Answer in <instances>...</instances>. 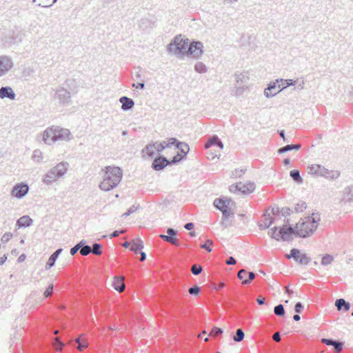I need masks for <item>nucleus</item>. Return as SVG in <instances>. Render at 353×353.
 Returning <instances> with one entry per match:
<instances>
[{
  "instance_id": "1",
  "label": "nucleus",
  "mask_w": 353,
  "mask_h": 353,
  "mask_svg": "<svg viewBox=\"0 0 353 353\" xmlns=\"http://www.w3.org/2000/svg\"><path fill=\"white\" fill-rule=\"evenodd\" d=\"M203 43L200 41L189 42L188 39H183L181 35L176 36L168 45V51L186 54L193 58H199L203 54Z\"/></svg>"
},
{
  "instance_id": "2",
  "label": "nucleus",
  "mask_w": 353,
  "mask_h": 353,
  "mask_svg": "<svg viewBox=\"0 0 353 353\" xmlns=\"http://www.w3.org/2000/svg\"><path fill=\"white\" fill-rule=\"evenodd\" d=\"M123 176L122 170L119 167L108 166L105 168L103 181L99 188L103 191H110L116 188Z\"/></svg>"
},
{
  "instance_id": "3",
  "label": "nucleus",
  "mask_w": 353,
  "mask_h": 353,
  "mask_svg": "<svg viewBox=\"0 0 353 353\" xmlns=\"http://www.w3.org/2000/svg\"><path fill=\"white\" fill-rule=\"evenodd\" d=\"M42 136L44 143L49 145L58 141H69L72 139L70 130L59 126L47 128Z\"/></svg>"
},
{
  "instance_id": "4",
  "label": "nucleus",
  "mask_w": 353,
  "mask_h": 353,
  "mask_svg": "<svg viewBox=\"0 0 353 353\" xmlns=\"http://www.w3.org/2000/svg\"><path fill=\"white\" fill-rule=\"evenodd\" d=\"M320 216L318 213H313L312 216H308L306 221L296 225L297 236L306 238L312 234L318 227Z\"/></svg>"
},
{
  "instance_id": "5",
  "label": "nucleus",
  "mask_w": 353,
  "mask_h": 353,
  "mask_svg": "<svg viewBox=\"0 0 353 353\" xmlns=\"http://www.w3.org/2000/svg\"><path fill=\"white\" fill-rule=\"evenodd\" d=\"M69 164L67 162H61L48 171L43 178V181L46 185H50L59 178L62 177L67 172Z\"/></svg>"
},
{
  "instance_id": "6",
  "label": "nucleus",
  "mask_w": 353,
  "mask_h": 353,
  "mask_svg": "<svg viewBox=\"0 0 353 353\" xmlns=\"http://www.w3.org/2000/svg\"><path fill=\"white\" fill-rule=\"evenodd\" d=\"M233 204V201L230 199L216 198L214 201V207L222 212V214H233L234 212L230 209V207Z\"/></svg>"
},
{
  "instance_id": "7",
  "label": "nucleus",
  "mask_w": 353,
  "mask_h": 353,
  "mask_svg": "<svg viewBox=\"0 0 353 353\" xmlns=\"http://www.w3.org/2000/svg\"><path fill=\"white\" fill-rule=\"evenodd\" d=\"M72 92L63 87L59 88L54 94V99H57L61 105H68L71 101Z\"/></svg>"
},
{
  "instance_id": "8",
  "label": "nucleus",
  "mask_w": 353,
  "mask_h": 353,
  "mask_svg": "<svg viewBox=\"0 0 353 353\" xmlns=\"http://www.w3.org/2000/svg\"><path fill=\"white\" fill-rule=\"evenodd\" d=\"M288 259L293 258L294 260L300 264L307 265L311 259L306 254L301 253L299 249L292 248L290 253L286 255Z\"/></svg>"
},
{
  "instance_id": "9",
  "label": "nucleus",
  "mask_w": 353,
  "mask_h": 353,
  "mask_svg": "<svg viewBox=\"0 0 353 353\" xmlns=\"http://www.w3.org/2000/svg\"><path fill=\"white\" fill-rule=\"evenodd\" d=\"M279 240L283 241H290L292 240V236L294 234L297 236L296 228L292 227L291 225H283L279 228Z\"/></svg>"
},
{
  "instance_id": "10",
  "label": "nucleus",
  "mask_w": 353,
  "mask_h": 353,
  "mask_svg": "<svg viewBox=\"0 0 353 353\" xmlns=\"http://www.w3.org/2000/svg\"><path fill=\"white\" fill-rule=\"evenodd\" d=\"M13 67L12 59L8 56H0V77L5 75Z\"/></svg>"
},
{
  "instance_id": "11",
  "label": "nucleus",
  "mask_w": 353,
  "mask_h": 353,
  "mask_svg": "<svg viewBox=\"0 0 353 353\" xmlns=\"http://www.w3.org/2000/svg\"><path fill=\"white\" fill-rule=\"evenodd\" d=\"M29 191V186L26 183L16 184L12 190V195L17 199L24 197Z\"/></svg>"
},
{
  "instance_id": "12",
  "label": "nucleus",
  "mask_w": 353,
  "mask_h": 353,
  "mask_svg": "<svg viewBox=\"0 0 353 353\" xmlns=\"http://www.w3.org/2000/svg\"><path fill=\"white\" fill-rule=\"evenodd\" d=\"M168 234H160L159 237L164 241L168 242L175 246L179 247V243L175 236L177 234V231L172 228H169L166 231Z\"/></svg>"
},
{
  "instance_id": "13",
  "label": "nucleus",
  "mask_w": 353,
  "mask_h": 353,
  "mask_svg": "<svg viewBox=\"0 0 353 353\" xmlns=\"http://www.w3.org/2000/svg\"><path fill=\"white\" fill-rule=\"evenodd\" d=\"M168 166V159L162 155H159L154 158L152 163V168L154 170L159 171L163 170Z\"/></svg>"
},
{
  "instance_id": "14",
  "label": "nucleus",
  "mask_w": 353,
  "mask_h": 353,
  "mask_svg": "<svg viewBox=\"0 0 353 353\" xmlns=\"http://www.w3.org/2000/svg\"><path fill=\"white\" fill-rule=\"evenodd\" d=\"M237 276L241 280L243 285H248L255 278L256 274L253 272H247L245 270L242 269L239 271Z\"/></svg>"
},
{
  "instance_id": "15",
  "label": "nucleus",
  "mask_w": 353,
  "mask_h": 353,
  "mask_svg": "<svg viewBox=\"0 0 353 353\" xmlns=\"http://www.w3.org/2000/svg\"><path fill=\"white\" fill-rule=\"evenodd\" d=\"M321 341L327 345L333 346L336 353L341 352L343 347V343L342 342L332 339L323 338Z\"/></svg>"
},
{
  "instance_id": "16",
  "label": "nucleus",
  "mask_w": 353,
  "mask_h": 353,
  "mask_svg": "<svg viewBox=\"0 0 353 353\" xmlns=\"http://www.w3.org/2000/svg\"><path fill=\"white\" fill-rule=\"evenodd\" d=\"M278 85L279 83H277L276 80L268 84V86L264 90V95L267 98H271L275 96L279 92V90L276 91V89L279 88Z\"/></svg>"
},
{
  "instance_id": "17",
  "label": "nucleus",
  "mask_w": 353,
  "mask_h": 353,
  "mask_svg": "<svg viewBox=\"0 0 353 353\" xmlns=\"http://www.w3.org/2000/svg\"><path fill=\"white\" fill-rule=\"evenodd\" d=\"M119 102L121 103V109L123 111H128L133 108L134 106V101L126 96L120 97Z\"/></svg>"
},
{
  "instance_id": "18",
  "label": "nucleus",
  "mask_w": 353,
  "mask_h": 353,
  "mask_svg": "<svg viewBox=\"0 0 353 353\" xmlns=\"http://www.w3.org/2000/svg\"><path fill=\"white\" fill-rule=\"evenodd\" d=\"M16 97V94L11 87L5 86L0 88V98L3 99L8 98L13 100Z\"/></svg>"
},
{
  "instance_id": "19",
  "label": "nucleus",
  "mask_w": 353,
  "mask_h": 353,
  "mask_svg": "<svg viewBox=\"0 0 353 353\" xmlns=\"http://www.w3.org/2000/svg\"><path fill=\"white\" fill-rule=\"evenodd\" d=\"M212 146H216L220 149H223V144L220 139L216 135L211 137L205 144V148H209Z\"/></svg>"
},
{
  "instance_id": "20",
  "label": "nucleus",
  "mask_w": 353,
  "mask_h": 353,
  "mask_svg": "<svg viewBox=\"0 0 353 353\" xmlns=\"http://www.w3.org/2000/svg\"><path fill=\"white\" fill-rule=\"evenodd\" d=\"M62 251H63L62 248H59L53 254H52L50 255V256L48 259V262L46 263V264L45 265L46 270H49L54 265L57 259L58 258L59 254L62 252Z\"/></svg>"
},
{
  "instance_id": "21",
  "label": "nucleus",
  "mask_w": 353,
  "mask_h": 353,
  "mask_svg": "<svg viewBox=\"0 0 353 353\" xmlns=\"http://www.w3.org/2000/svg\"><path fill=\"white\" fill-rule=\"evenodd\" d=\"M112 286L119 292H121L125 289V284L123 283V277L120 276H115L112 283Z\"/></svg>"
},
{
  "instance_id": "22",
  "label": "nucleus",
  "mask_w": 353,
  "mask_h": 353,
  "mask_svg": "<svg viewBox=\"0 0 353 353\" xmlns=\"http://www.w3.org/2000/svg\"><path fill=\"white\" fill-rule=\"evenodd\" d=\"M32 219L28 215L20 217L17 221L16 225L19 228H27L32 224Z\"/></svg>"
},
{
  "instance_id": "23",
  "label": "nucleus",
  "mask_w": 353,
  "mask_h": 353,
  "mask_svg": "<svg viewBox=\"0 0 353 353\" xmlns=\"http://www.w3.org/2000/svg\"><path fill=\"white\" fill-rule=\"evenodd\" d=\"M277 83H279L278 88H279V92L283 91L284 89L287 88L288 87L295 85L296 81H294L293 79H276Z\"/></svg>"
},
{
  "instance_id": "24",
  "label": "nucleus",
  "mask_w": 353,
  "mask_h": 353,
  "mask_svg": "<svg viewBox=\"0 0 353 353\" xmlns=\"http://www.w3.org/2000/svg\"><path fill=\"white\" fill-rule=\"evenodd\" d=\"M263 220L262 223H259V228L260 230H264L270 227V225L274 223V219L270 217V214H268V210L266 213L263 214Z\"/></svg>"
},
{
  "instance_id": "25",
  "label": "nucleus",
  "mask_w": 353,
  "mask_h": 353,
  "mask_svg": "<svg viewBox=\"0 0 353 353\" xmlns=\"http://www.w3.org/2000/svg\"><path fill=\"white\" fill-rule=\"evenodd\" d=\"M310 169L311 173L312 174H319L321 176L330 177V175H326V174H330L329 171L320 165H312L311 167H310Z\"/></svg>"
},
{
  "instance_id": "26",
  "label": "nucleus",
  "mask_w": 353,
  "mask_h": 353,
  "mask_svg": "<svg viewBox=\"0 0 353 353\" xmlns=\"http://www.w3.org/2000/svg\"><path fill=\"white\" fill-rule=\"evenodd\" d=\"M239 192L242 194H248L252 192L255 189V184L252 182H248L247 183H242L239 186Z\"/></svg>"
},
{
  "instance_id": "27",
  "label": "nucleus",
  "mask_w": 353,
  "mask_h": 353,
  "mask_svg": "<svg viewBox=\"0 0 353 353\" xmlns=\"http://www.w3.org/2000/svg\"><path fill=\"white\" fill-rule=\"evenodd\" d=\"M335 306L338 310H343L344 312H347L351 307L350 303L343 299H336L335 301Z\"/></svg>"
},
{
  "instance_id": "28",
  "label": "nucleus",
  "mask_w": 353,
  "mask_h": 353,
  "mask_svg": "<svg viewBox=\"0 0 353 353\" xmlns=\"http://www.w3.org/2000/svg\"><path fill=\"white\" fill-rule=\"evenodd\" d=\"M65 85L70 89L68 90L72 92V94H74L78 92V84L75 79H68L65 81Z\"/></svg>"
},
{
  "instance_id": "29",
  "label": "nucleus",
  "mask_w": 353,
  "mask_h": 353,
  "mask_svg": "<svg viewBox=\"0 0 353 353\" xmlns=\"http://www.w3.org/2000/svg\"><path fill=\"white\" fill-rule=\"evenodd\" d=\"M144 247L143 242L141 239H135L131 241L130 250L137 253Z\"/></svg>"
},
{
  "instance_id": "30",
  "label": "nucleus",
  "mask_w": 353,
  "mask_h": 353,
  "mask_svg": "<svg viewBox=\"0 0 353 353\" xmlns=\"http://www.w3.org/2000/svg\"><path fill=\"white\" fill-rule=\"evenodd\" d=\"M234 218L233 214H225V215L222 214V221L221 222V225L223 228H227L232 225V219Z\"/></svg>"
},
{
  "instance_id": "31",
  "label": "nucleus",
  "mask_w": 353,
  "mask_h": 353,
  "mask_svg": "<svg viewBox=\"0 0 353 353\" xmlns=\"http://www.w3.org/2000/svg\"><path fill=\"white\" fill-rule=\"evenodd\" d=\"M176 148L179 150L178 152L179 156L183 159L187 155L190 150L189 145L185 142H181L176 145Z\"/></svg>"
},
{
  "instance_id": "32",
  "label": "nucleus",
  "mask_w": 353,
  "mask_h": 353,
  "mask_svg": "<svg viewBox=\"0 0 353 353\" xmlns=\"http://www.w3.org/2000/svg\"><path fill=\"white\" fill-rule=\"evenodd\" d=\"M156 146L155 143L147 145L143 150L142 153L143 155H147L149 158H152L155 154Z\"/></svg>"
},
{
  "instance_id": "33",
  "label": "nucleus",
  "mask_w": 353,
  "mask_h": 353,
  "mask_svg": "<svg viewBox=\"0 0 353 353\" xmlns=\"http://www.w3.org/2000/svg\"><path fill=\"white\" fill-rule=\"evenodd\" d=\"M301 144L300 143H296V144H290V145H287L285 146H283L282 148H280L279 150H278V153L279 154H283V153H285L288 151H291V150H299V149H301Z\"/></svg>"
},
{
  "instance_id": "34",
  "label": "nucleus",
  "mask_w": 353,
  "mask_h": 353,
  "mask_svg": "<svg viewBox=\"0 0 353 353\" xmlns=\"http://www.w3.org/2000/svg\"><path fill=\"white\" fill-rule=\"evenodd\" d=\"M75 342L77 343V349L80 351L83 350L88 346V341L85 339L81 338V336L78 337L76 339Z\"/></svg>"
},
{
  "instance_id": "35",
  "label": "nucleus",
  "mask_w": 353,
  "mask_h": 353,
  "mask_svg": "<svg viewBox=\"0 0 353 353\" xmlns=\"http://www.w3.org/2000/svg\"><path fill=\"white\" fill-rule=\"evenodd\" d=\"M290 176L296 183H303V179L300 175V172L298 170H292L290 172Z\"/></svg>"
},
{
  "instance_id": "36",
  "label": "nucleus",
  "mask_w": 353,
  "mask_h": 353,
  "mask_svg": "<svg viewBox=\"0 0 353 353\" xmlns=\"http://www.w3.org/2000/svg\"><path fill=\"white\" fill-rule=\"evenodd\" d=\"M245 336L244 332L242 329H237L236 332V334L233 336V340L235 342H241L243 340Z\"/></svg>"
},
{
  "instance_id": "37",
  "label": "nucleus",
  "mask_w": 353,
  "mask_h": 353,
  "mask_svg": "<svg viewBox=\"0 0 353 353\" xmlns=\"http://www.w3.org/2000/svg\"><path fill=\"white\" fill-rule=\"evenodd\" d=\"M194 70L198 73H205L207 71V67L202 62H197L194 65Z\"/></svg>"
},
{
  "instance_id": "38",
  "label": "nucleus",
  "mask_w": 353,
  "mask_h": 353,
  "mask_svg": "<svg viewBox=\"0 0 353 353\" xmlns=\"http://www.w3.org/2000/svg\"><path fill=\"white\" fill-rule=\"evenodd\" d=\"M102 245L98 243H94L92 244V247L91 248V253L96 255H101Z\"/></svg>"
},
{
  "instance_id": "39",
  "label": "nucleus",
  "mask_w": 353,
  "mask_h": 353,
  "mask_svg": "<svg viewBox=\"0 0 353 353\" xmlns=\"http://www.w3.org/2000/svg\"><path fill=\"white\" fill-rule=\"evenodd\" d=\"M274 312L276 316H283L285 314L283 305L282 304L276 305L274 308Z\"/></svg>"
},
{
  "instance_id": "40",
  "label": "nucleus",
  "mask_w": 353,
  "mask_h": 353,
  "mask_svg": "<svg viewBox=\"0 0 353 353\" xmlns=\"http://www.w3.org/2000/svg\"><path fill=\"white\" fill-rule=\"evenodd\" d=\"M85 243V241L84 240H81V241H79L78 243H77L74 247H72L70 250V254L71 255H74L79 250L80 251V249L82 247V245H83V244Z\"/></svg>"
},
{
  "instance_id": "41",
  "label": "nucleus",
  "mask_w": 353,
  "mask_h": 353,
  "mask_svg": "<svg viewBox=\"0 0 353 353\" xmlns=\"http://www.w3.org/2000/svg\"><path fill=\"white\" fill-rule=\"evenodd\" d=\"M333 261L334 257L330 254H326L322 257L321 265L324 266L330 264Z\"/></svg>"
},
{
  "instance_id": "42",
  "label": "nucleus",
  "mask_w": 353,
  "mask_h": 353,
  "mask_svg": "<svg viewBox=\"0 0 353 353\" xmlns=\"http://www.w3.org/2000/svg\"><path fill=\"white\" fill-rule=\"evenodd\" d=\"M277 230H278V228L276 226H274L270 229V230L269 232V234L270 235V236L272 239L279 241L280 233H279V231H277Z\"/></svg>"
},
{
  "instance_id": "43",
  "label": "nucleus",
  "mask_w": 353,
  "mask_h": 353,
  "mask_svg": "<svg viewBox=\"0 0 353 353\" xmlns=\"http://www.w3.org/2000/svg\"><path fill=\"white\" fill-rule=\"evenodd\" d=\"M202 266L199 264H194L191 267V272L194 275H199L202 272Z\"/></svg>"
},
{
  "instance_id": "44",
  "label": "nucleus",
  "mask_w": 353,
  "mask_h": 353,
  "mask_svg": "<svg viewBox=\"0 0 353 353\" xmlns=\"http://www.w3.org/2000/svg\"><path fill=\"white\" fill-rule=\"evenodd\" d=\"M91 253V247L90 245L83 244L82 247L80 249V254L82 256H88L89 254Z\"/></svg>"
},
{
  "instance_id": "45",
  "label": "nucleus",
  "mask_w": 353,
  "mask_h": 353,
  "mask_svg": "<svg viewBox=\"0 0 353 353\" xmlns=\"http://www.w3.org/2000/svg\"><path fill=\"white\" fill-rule=\"evenodd\" d=\"M307 208V204L304 201H300L298 203H296L294 210L296 212H303L304 210H305Z\"/></svg>"
},
{
  "instance_id": "46",
  "label": "nucleus",
  "mask_w": 353,
  "mask_h": 353,
  "mask_svg": "<svg viewBox=\"0 0 353 353\" xmlns=\"http://www.w3.org/2000/svg\"><path fill=\"white\" fill-rule=\"evenodd\" d=\"M188 292L192 296H198L201 292V288L198 285H194L189 288Z\"/></svg>"
},
{
  "instance_id": "47",
  "label": "nucleus",
  "mask_w": 353,
  "mask_h": 353,
  "mask_svg": "<svg viewBox=\"0 0 353 353\" xmlns=\"http://www.w3.org/2000/svg\"><path fill=\"white\" fill-rule=\"evenodd\" d=\"M223 332V329L220 328V327H214L210 333V336H216L218 335H221L222 334Z\"/></svg>"
},
{
  "instance_id": "48",
  "label": "nucleus",
  "mask_w": 353,
  "mask_h": 353,
  "mask_svg": "<svg viewBox=\"0 0 353 353\" xmlns=\"http://www.w3.org/2000/svg\"><path fill=\"white\" fill-rule=\"evenodd\" d=\"M41 152L40 150H34L32 154V159L36 162H40L42 159Z\"/></svg>"
},
{
  "instance_id": "49",
  "label": "nucleus",
  "mask_w": 353,
  "mask_h": 353,
  "mask_svg": "<svg viewBox=\"0 0 353 353\" xmlns=\"http://www.w3.org/2000/svg\"><path fill=\"white\" fill-rule=\"evenodd\" d=\"M212 241L208 239L205 242V243L201 245V248L206 250L208 252H210L212 251L211 246L212 245Z\"/></svg>"
},
{
  "instance_id": "50",
  "label": "nucleus",
  "mask_w": 353,
  "mask_h": 353,
  "mask_svg": "<svg viewBox=\"0 0 353 353\" xmlns=\"http://www.w3.org/2000/svg\"><path fill=\"white\" fill-rule=\"evenodd\" d=\"M183 158L177 154L176 156L173 157L171 160L168 159V165H171L174 164H176L180 161H181Z\"/></svg>"
},
{
  "instance_id": "51",
  "label": "nucleus",
  "mask_w": 353,
  "mask_h": 353,
  "mask_svg": "<svg viewBox=\"0 0 353 353\" xmlns=\"http://www.w3.org/2000/svg\"><path fill=\"white\" fill-rule=\"evenodd\" d=\"M54 345L57 350L60 351L64 347L65 344L59 338H56Z\"/></svg>"
},
{
  "instance_id": "52",
  "label": "nucleus",
  "mask_w": 353,
  "mask_h": 353,
  "mask_svg": "<svg viewBox=\"0 0 353 353\" xmlns=\"http://www.w3.org/2000/svg\"><path fill=\"white\" fill-rule=\"evenodd\" d=\"M139 208V205L136 206L134 205H132L125 213L122 214V216L126 217L130 215L131 214L136 212Z\"/></svg>"
},
{
  "instance_id": "53",
  "label": "nucleus",
  "mask_w": 353,
  "mask_h": 353,
  "mask_svg": "<svg viewBox=\"0 0 353 353\" xmlns=\"http://www.w3.org/2000/svg\"><path fill=\"white\" fill-rule=\"evenodd\" d=\"M155 146H156V150L158 152H162L165 148H167L166 146V141H163L161 143L155 142Z\"/></svg>"
},
{
  "instance_id": "54",
  "label": "nucleus",
  "mask_w": 353,
  "mask_h": 353,
  "mask_svg": "<svg viewBox=\"0 0 353 353\" xmlns=\"http://www.w3.org/2000/svg\"><path fill=\"white\" fill-rule=\"evenodd\" d=\"M179 143L180 141H178L176 138H170L166 142V146L167 148H171L172 145H175L176 147Z\"/></svg>"
},
{
  "instance_id": "55",
  "label": "nucleus",
  "mask_w": 353,
  "mask_h": 353,
  "mask_svg": "<svg viewBox=\"0 0 353 353\" xmlns=\"http://www.w3.org/2000/svg\"><path fill=\"white\" fill-rule=\"evenodd\" d=\"M245 169H236L232 172V176L235 178H239L245 173Z\"/></svg>"
},
{
  "instance_id": "56",
  "label": "nucleus",
  "mask_w": 353,
  "mask_h": 353,
  "mask_svg": "<svg viewBox=\"0 0 353 353\" xmlns=\"http://www.w3.org/2000/svg\"><path fill=\"white\" fill-rule=\"evenodd\" d=\"M53 290H54V285L50 284L44 292L45 298H48L50 296H51L53 293Z\"/></svg>"
},
{
  "instance_id": "57",
  "label": "nucleus",
  "mask_w": 353,
  "mask_h": 353,
  "mask_svg": "<svg viewBox=\"0 0 353 353\" xmlns=\"http://www.w3.org/2000/svg\"><path fill=\"white\" fill-rule=\"evenodd\" d=\"M12 237V234L10 232H6L1 237V241L3 243H7Z\"/></svg>"
},
{
  "instance_id": "58",
  "label": "nucleus",
  "mask_w": 353,
  "mask_h": 353,
  "mask_svg": "<svg viewBox=\"0 0 353 353\" xmlns=\"http://www.w3.org/2000/svg\"><path fill=\"white\" fill-rule=\"evenodd\" d=\"M34 70L32 68L28 67L23 70V75L24 77H30L34 73Z\"/></svg>"
},
{
  "instance_id": "59",
  "label": "nucleus",
  "mask_w": 353,
  "mask_h": 353,
  "mask_svg": "<svg viewBox=\"0 0 353 353\" xmlns=\"http://www.w3.org/2000/svg\"><path fill=\"white\" fill-rule=\"evenodd\" d=\"M241 185V182L237 183L236 184H233L230 186V191L232 192H239V186Z\"/></svg>"
},
{
  "instance_id": "60",
  "label": "nucleus",
  "mask_w": 353,
  "mask_h": 353,
  "mask_svg": "<svg viewBox=\"0 0 353 353\" xmlns=\"http://www.w3.org/2000/svg\"><path fill=\"white\" fill-rule=\"evenodd\" d=\"M303 309V304L301 303V302H297L295 305H294V311L298 313V314H300L302 310Z\"/></svg>"
},
{
  "instance_id": "61",
  "label": "nucleus",
  "mask_w": 353,
  "mask_h": 353,
  "mask_svg": "<svg viewBox=\"0 0 353 353\" xmlns=\"http://www.w3.org/2000/svg\"><path fill=\"white\" fill-rule=\"evenodd\" d=\"M281 213L282 214V216H289L291 213V210L289 208H282L281 209Z\"/></svg>"
},
{
  "instance_id": "62",
  "label": "nucleus",
  "mask_w": 353,
  "mask_h": 353,
  "mask_svg": "<svg viewBox=\"0 0 353 353\" xmlns=\"http://www.w3.org/2000/svg\"><path fill=\"white\" fill-rule=\"evenodd\" d=\"M124 233V230H115L110 235V238L112 239V238H114V237H117L120 234H123Z\"/></svg>"
},
{
  "instance_id": "63",
  "label": "nucleus",
  "mask_w": 353,
  "mask_h": 353,
  "mask_svg": "<svg viewBox=\"0 0 353 353\" xmlns=\"http://www.w3.org/2000/svg\"><path fill=\"white\" fill-rule=\"evenodd\" d=\"M225 263L228 265H234L236 264V261L233 256H230Z\"/></svg>"
},
{
  "instance_id": "64",
  "label": "nucleus",
  "mask_w": 353,
  "mask_h": 353,
  "mask_svg": "<svg viewBox=\"0 0 353 353\" xmlns=\"http://www.w3.org/2000/svg\"><path fill=\"white\" fill-rule=\"evenodd\" d=\"M194 225L192 222L187 223L184 225V228L187 230H191L194 228Z\"/></svg>"
}]
</instances>
